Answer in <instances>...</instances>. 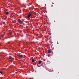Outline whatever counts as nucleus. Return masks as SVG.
Returning <instances> with one entry per match:
<instances>
[{"label": "nucleus", "mask_w": 79, "mask_h": 79, "mask_svg": "<svg viewBox=\"0 0 79 79\" xmlns=\"http://www.w3.org/2000/svg\"><path fill=\"white\" fill-rule=\"evenodd\" d=\"M31 17H32V15L31 14V12H29L27 14V18H31Z\"/></svg>", "instance_id": "f257e3e1"}, {"label": "nucleus", "mask_w": 79, "mask_h": 79, "mask_svg": "<svg viewBox=\"0 0 79 79\" xmlns=\"http://www.w3.org/2000/svg\"><path fill=\"white\" fill-rule=\"evenodd\" d=\"M23 21H24V20H23V21H21V20H20V19H18V22L20 23L21 24H23Z\"/></svg>", "instance_id": "f03ea898"}, {"label": "nucleus", "mask_w": 79, "mask_h": 79, "mask_svg": "<svg viewBox=\"0 0 79 79\" xmlns=\"http://www.w3.org/2000/svg\"><path fill=\"white\" fill-rule=\"evenodd\" d=\"M18 57H19V58H23V55L19 54L18 55Z\"/></svg>", "instance_id": "7ed1b4c3"}, {"label": "nucleus", "mask_w": 79, "mask_h": 79, "mask_svg": "<svg viewBox=\"0 0 79 79\" xmlns=\"http://www.w3.org/2000/svg\"><path fill=\"white\" fill-rule=\"evenodd\" d=\"M9 60L10 61H11V59L12 58V57H11V56H10L8 58Z\"/></svg>", "instance_id": "20e7f679"}, {"label": "nucleus", "mask_w": 79, "mask_h": 79, "mask_svg": "<svg viewBox=\"0 0 79 79\" xmlns=\"http://www.w3.org/2000/svg\"><path fill=\"white\" fill-rule=\"evenodd\" d=\"M52 52V50L50 49L48 50V53H50Z\"/></svg>", "instance_id": "39448f33"}, {"label": "nucleus", "mask_w": 79, "mask_h": 79, "mask_svg": "<svg viewBox=\"0 0 79 79\" xmlns=\"http://www.w3.org/2000/svg\"><path fill=\"white\" fill-rule=\"evenodd\" d=\"M42 63V61L40 60L38 63V64H41Z\"/></svg>", "instance_id": "423d86ee"}, {"label": "nucleus", "mask_w": 79, "mask_h": 79, "mask_svg": "<svg viewBox=\"0 0 79 79\" xmlns=\"http://www.w3.org/2000/svg\"><path fill=\"white\" fill-rule=\"evenodd\" d=\"M4 35H5V34H4L3 35H1V36L2 37H4Z\"/></svg>", "instance_id": "0eeeda50"}, {"label": "nucleus", "mask_w": 79, "mask_h": 79, "mask_svg": "<svg viewBox=\"0 0 79 79\" xmlns=\"http://www.w3.org/2000/svg\"><path fill=\"white\" fill-rule=\"evenodd\" d=\"M31 61L34 62V61H35V60H34V59H32L31 60Z\"/></svg>", "instance_id": "6e6552de"}, {"label": "nucleus", "mask_w": 79, "mask_h": 79, "mask_svg": "<svg viewBox=\"0 0 79 79\" xmlns=\"http://www.w3.org/2000/svg\"><path fill=\"white\" fill-rule=\"evenodd\" d=\"M6 15H8V14H9V12H6Z\"/></svg>", "instance_id": "1a4fd4ad"}, {"label": "nucleus", "mask_w": 79, "mask_h": 79, "mask_svg": "<svg viewBox=\"0 0 79 79\" xmlns=\"http://www.w3.org/2000/svg\"><path fill=\"white\" fill-rule=\"evenodd\" d=\"M0 73L1 74H2V75H3V73L2 72V71H0Z\"/></svg>", "instance_id": "9d476101"}, {"label": "nucleus", "mask_w": 79, "mask_h": 79, "mask_svg": "<svg viewBox=\"0 0 79 79\" xmlns=\"http://www.w3.org/2000/svg\"><path fill=\"white\" fill-rule=\"evenodd\" d=\"M37 66H38V67H40V66L39 65V64H37Z\"/></svg>", "instance_id": "9b49d317"}, {"label": "nucleus", "mask_w": 79, "mask_h": 79, "mask_svg": "<svg viewBox=\"0 0 79 79\" xmlns=\"http://www.w3.org/2000/svg\"><path fill=\"white\" fill-rule=\"evenodd\" d=\"M9 34H10V35H11V34H12L11 32H10V33H9Z\"/></svg>", "instance_id": "f8f14e48"}, {"label": "nucleus", "mask_w": 79, "mask_h": 79, "mask_svg": "<svg viewBox=\"0 0 79 79\" xmlns=\"http://www.w3.org/2000/svg\"><path fill=\"white\" fill-rule=\"evenodd\" d=\"M8 44H10V42H8Z\"/></svg>", "instance_id": "ddd939ff"}, {"label": "nucleus", "mask_w": 79, "mask_h": 79, "mask_svg": "<svg viewBox=\"0 0 79 79\" xmlns=\"http://www.w3.org/2000/svg\"><path fill=\"white\" fill-rule=\"evenodd\" d=\"M10 44H11V45H12V44L11 43H10Z\"/></svg>", "instance_id": "4468645a"}, {"label": "nucleus", "mask_w": 79, "mask_h": 79, "mask_svg": "<svg viewBox=\"0 0 79 79\" xmlns=\"http://www.w3.org/2000/svg\"><path fill=\"white\" fill-rule=\"evenodd\" d=\"M54 22H55V21L54 20Z\"/></svg>", "instance_id": "2eb2a0df"}, {"label": "nucleus", "mask_w": 79, "mask_h": 79, "mask_svg": "<svg viewBox=\"0 0 79 79\" xmlns=\"http://www.w3.org/2000/svg\"><path fill=\"white\" fill-rule=\"evenodd\" d=\"M45 6H46V4H45Z\"/></svg>", "instance_id": "dca6fc26"}, {"label": "nucleus", "mask_w": 79, "mask_h": 79, "mask_svg": "<svg viewBox=\"0 0 79 79\" xmlns=\"http://www.w3.org/2000/svg\"><path fill=\"white\" fill-rule=\"evenodd\" d=\"M29 79H31V78H30Z\"/></svg>", "instance_id": "f3484780"}]
</instances>
